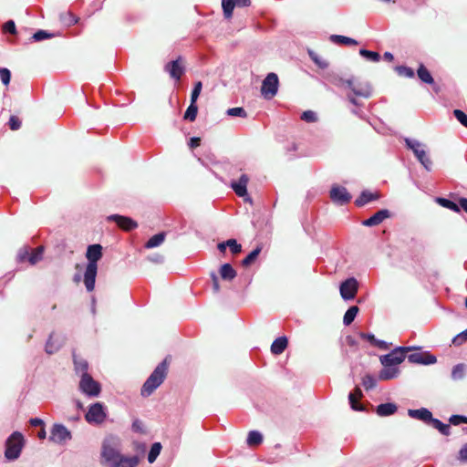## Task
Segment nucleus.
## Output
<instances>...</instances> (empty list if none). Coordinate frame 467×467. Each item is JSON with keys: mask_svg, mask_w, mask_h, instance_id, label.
Segmentation results:
<instances>
[{"mask_svg": "<svg viewBox=\"0 0 467 467\" xmlns=\"http://www.w3.org/2000/svg\"><path fill=\"white\" fill-rule=\"evenodd\" d=\"M165 237V233H159L149 239V241L145 244V247L149 249L157 247L164 242Z\"/></svg>", "mask_w": 467, "mask_h": 467, "instance_id": "nucleus-31", "label": "nucleus"}, {"mask_svg": "<svg viewBox=\"0 0 467 467\" xmlns=\"http://www.w3.org/2000/svg\"><path fill=\"white\" fill-rule=\"evenodd\" d=\"M236 5L238 6H249L251 5V0H235Z\"/></svg>", "mask_w": 467, "mask_h": 467, "instance_id": "nucleus-62", "label": "nucleus"}, {"mask_svg": "<svg viewBox=\"0 0 467 467\" xmlns=\"http://www.w3.org/2000/svg\"><path fill=\"white\" fill-rule=\"evenodd\" d=\"M418 77L420 79L427 84H433L434 79L431 77L430 71L424 67V65H420L418 70H417Z\"/></svg>", "mask_w": 467, "mask_h": 467, "instance_id": "nucleus-29", "label": "nucleus"}, {"mask_svg": "<svg viewBox=\"0 0 467 467\" xmlns=\"http://www.w3.org/2000/svg\"><path fill=\"white\" fill-rule=\"evenodd\" d=\"M397 71L400 75H404V76H406L408 78H413L414 77V71L410 67H404V66L398 67H397Z\"/></svg>", "mask_w": 467, "mask_h": 467, "instance_id": "nucleus-52", "label": "nucleus"}, {"mask_svg": "<svg viewBox=\"0 0 467 467\" xmlns=\"http://www.w3.org/2000/svg\"><path fill=\"white\" fill-rule=\"evenodd\" d=\"M459 460L467 462V443L460 450Z\"/></svg>", "mask_w": 467, "mask_h": 467, "instance_id": "nucleus-57", "label": "nucleus"}, {"mask_svg": "<svg viewBox=\"0 0 467 467\" xmlns=\"http://www.w3.org/2000/svg\"><path fill=\"white\" fill-rule=\"evenodd\" d=\"M459 202L461 207L467 213V199L462 198Z\"/></svg>", "mask_w": 467, "mask_h": 467, "instance_id": "nucleus-64", "label": "nucleus"}, {"mask_svg": "<svg viewBox=\"0 0 467 467\" xmlns=\"http://www.w3.org/2000/svg\"><path fill=\"white\" fill-rule=\"evenodd\" d=\"M358 281L354 277L348 278L340 285V295L343 299L351 300L355 298L358 293Z\"/></svg>", "mask_w": 467, "mask_h": 467, "instance_id": "nucleus-12", "label": "nucleus"}, {"mask_svg": "<svg viewBox=\"0 0 467 467\" xmlns=\"http://www.w3.org/2000/svg\"><path fill=\"white\" fill-rule=\"evenodd\" d=\"M161 450V445L160 442H155L152 444L150 451L148 455V460L150 463H152L156 458L159 456Z\"/></svg>", "mask_w": 467, "mask_h": 467, "instance_id": "nucleus-39", "label": "nucleus"}, {"mask_svg": "<svg viewBox=\"0 0 467 467\" xmlns=\"http://www.w3.org/2000/svg\"><path fill=\"white\" fill-rule=\"evenodd\" d=\"M101 456L105 462L110 467L117 466V462L122 457L119 451L114 447L111 439H106L103 441Z\"/></svg>", "mask_w": 467, "mask_h": 467, "instance_id": "nucleus-5", "label": "nucleus"}, {"mask_svg": "<svg viewBox=\"0 0 467 467\" xmlns=\"http://www.w3.org/2000/svg\"><path fill=\"white\" fill-rule=\"evenodd\" d=\"M346 343H347V345L348 347H350L352 348H358V341L352 336H348L346 337Z\"/></svg>", "mask_w": 467, "mask_h": 467, "instance_id": "nucleus-58", "label": "nucleus"}, {"mask_svg": "<svg viewBox=\"0 0 467 467\" xmlns=\"http://www.w3.org/2000/svg\"><path fill=\"white\" fill-rule=\"evenodd\" d=\"M288 345V339L286 337H280L276 338L272 346H271V352L274 355H279L285 351V349L287 348Z\"/></svg>", "mask_w": 467, "mask_h": 467, "instance_id": "nucleus-24", "label": "nucleus"}, {"mask_svg": "<svg viewBox=\"0 0 467 467\" xmlns=\"http://www.w3.org/2000/svg\"><path fill=\"white\" fill-rule=\"evenodd\" d=\"M202 84L201 81H198L195 86H194V88L192 92V97H191V101L192 102H195L197 101L198 99V97L200 96V93L202 91Z\"/></svg>", "mask_w": 467, "mask_h": 467, "instance_id": "nucleus-51", "label": "nucleus"}, {"mask_svg": "<svg viewBox=\"0 0 467 467\" xmlns=\"http://www.w3.org/2000/svg\"><path fill=\"white\" fill-rule=\"evenodd\" d=\"M212 279H213V290L215 292H219L220 290V285H219V280H218V277L215 274H212Z\"/></svg>", "mask_w": 467, "mask_h": 467, "instance_id": "nucleus-60", "label": "nucleus"}, {"mask_svg": "<svg viewBox=\"0 0 467 467\" xmlns=\"http://www.w3.org/2000/svg\"><path fill=\"white\" fill-rule=\"evenodd\" d=\"M408 359L410 363L422 365H431L436 363L437 361L436 357L428 351L412 353L409 355Z\"/></svg>", "mask_w": 467, "mask_h": 467, "instance_id": "nucleus-15", "label": "nucleus"}, {"mask_svg": "<svg viewBox=\"0 0 467 467\" xmlns=\"http://www.w3.org/2000/svg\"><path fill=\"white\" fill-rule=\"evenodd\" d=\"M227 241L226 242H223V243H220L217 244V248L218 250L222 253V254H225V250H226V247H227Z\"/></svg>", "mask_w": 467, "mask_h": 467, "instance_id": "nucleus-63", "label": "nucleus"}, {"mask_svg": "<svg viewBox=\"0 0 467 467\" xmlns=\"http://www.w3.org/2000/svg\"><path fill=\"white\" fill-rule=\"evenodd\" d=\"M8 124L12 130H16L20 128L21 121L16 116H11Z\"/></svg>", "mask_w": 467, "mask_h": 467, "instance_id": "nucleus-53", "label": "nucleus"}, {"mask_svg": "<svg viewBox=\"0 0 467 467\" xmlns=\"http://www.w3.org/2000/svg\"><path fill=\"white\" fill-rule=\"evenodd\" d=\"M330 199L338 204H346L350 202L351 195L345 187L334 185L330 190Z\"/></svg>", "mask_w": 467, "mask_h": 467, "instance_id": "nucleus-13", "label": "nucleus"}, {"mask_svg": "<svg viewBox=\"0 0 467 467\" xmlns=\"http://www.w3.org/2000/svg\"><path fill=\"white\" fill-rule=\"evenodd\" d=\"M415 349L413 347H399L393 349L389 354L380 357V362L383 367H397L405 359V353Z\"/></svg>", "mask_w": 467, "mask_h": 467, "instance_id": "nucleus-4", "label": "nucleus"}, {"mask_svg": "<svg viewBox=\"0 0 467 467\" xmlns=\"http://www.w3.org/2000/svg\"><path fill=\"white\" fill-rule=\"evenodd\" d=\"M450 422L453 425H459L461 423H466L467 424V417L465 416H459V415H453L450 418Z\"/></svg>", "mask_w": 467, "mask_h": 467, "instance_id": "nucleus-54", "label": "nucleus"}, {"mask_svg": "<svg viewBox=\"0 0 467 467\" xmlns=\"http://www.w3.org/2000/svg\"><path fill=\"white\" fill-rule=\"evenodd\" d=\"M379 197L380 194L379 193V192H372L369 191H363L355 202L358 206H363L368 202L379 199Z\"/></svg>", "mask_w": 467, "mask_h": 467, "instance_id": "nucleus-22", "label": "nucleus"}, {"mask_svg": "<svg viewBox=\"0 0 467 467\" xmlns=\"http://www.w3.org/2000/svg\"><path fill=\"white\" fill-rule=\"evenodd\" d=\"M363 397L361 389L357 387L349 393L348 400L352 410L361 411L364 410L363 406L358 403V400Z\"/></svg>", "mask_w": 467, "mask_h": 467, "instance_id": "nucleus-21", "label": "nucleus"}, {"mask_svg": "<svg viewBox=\"0 0 467 467\" xmlns=\"http://www.w3.org/2000/svg\"><path fill=\"white\" fill-rule=\"evenodd\" d=\"M330 39L332 42L336 43V44H338V45H346V46H356L358 45V41L353 39V38H350V37H348V36H339V35H332L330 36Z\"/></svg>", "mask_w": 467, "mask_h": 467, "instance_id": "nucleus-30", "label": "nucleus"}, {"mask_svg": "<svg viewBox=\"0 0 467 467\" xmlns=\"http://www.w3.org/2000/svg\"><path fill=\"white\" fill-rule=\"evenodd\" d=\"M360 337L364 339H367L368 340L369 342H371L372 344H374V342H376V338L373 335L371 334H365V333H361L360 334Z\"/></svg>", "mask_w": 467, "mask_h": 467, "instance_id": "nucleus-61", "label": "nucleus"}, {"mask_svg": "<svg viewBox=\"0 0 467 467\" xmlns=\"http://www.w3.org/2000/svg\"><path fill=\"white\" fill-rule=\"evenodd\" d=\"M107 220L116 223V224L124 231H130L138 226V223L131 218L119 214L109 215Z\"/></svg>", "mask_w": 467, "mask_h": 467, "instance_id": "nucleus-17", "label": "nucleus"}, {"mask_svg": "<svg viewBox=\"0 0 467 467\" xmlns=\"http://www.w3.org/2000/svg\"><path fill=\"white\" fill-rule=\"evenodd\" d=\"M165 69L169 72L172 78L180 80L185 70L182 57H179L177 59L166 64Z\"/></svg>", "mask_w": 467, "mask_h": 467, "instance_id": "nucleus-16", "label": "nucleus"}, {"mask_svg": "<svg viewBox=\"0 0 467 467\" xmlns=\"http://www.w3.org/2000/svg\"><path fill=\"white\" fill-rule=\"evenodd\" d=\"M0 78L5 86H8L11 79V72L5 67H0Z\"/></svg>", "mask_w": 467, "mask_h": 467, "instance_id": "nucleus-46", "label": "nucleus"}, {"mask_svg": "<svg viewBox=\"0 0 467 467\" xmlns=\"http://www.w3.org/2000/svg\"><path fill=\"white\" fill-rule=\"evenodd\" d=\"M345 85L349 89H351L356 96L368 97L370 95V88L368 85H362L360 83H357L353 79L346 80Z\"/></svg>", "mask_w": 467, "mask_h": 467, "instance_id": "nucleus-18", "label": "nucleus"}, {"mask_svg": "<svg viewBox=\"0 0 467 467\" xmlns=\"http://www.w3.org/2000/svg\"><path fill=\"white\" fill-rule=\"evenodd\" d=\"M467 341V329L458 334L452 339V344L455 346H462Z\"/></svg>", "mask_w": 467, "mask_h": 467, "instance_id": "nucleus-48", "label": "nucleus"}, {"mask_svg": "<svg viewBox=\"0 0 467 467\" xmlns=\"http://www.w3.org/2000/svg\"><path fill=\"white\" fill-rule=\"evenodd\" d=\"M140 460L137 456L133 457H124L117 462V466L115 467H136L139 463Z\"/></svg>", "mask_w": 467, "mask_h": 467, "instance_id": "nucleus-32", "label": "nucleus"}, {"mask_svg": "<svg viewBox=\"0 0 467 467\" xmlns=\"http://www.w3.org/2000/svg\"><path fill=\"white\" fill-rule=\"evenodd\" d=\"M263 435L256 431H252L248 433L246 442L250 447H255L262 443Z\"/></svg>", "mask_w": 467, "mask_h": 467, "instance_id": "nucleus-28", "label": "nucleus"}, {"mask_svg": "<svg viewBox=\"0 0 467 467\" xmlns=\"http://www.w3.org/2000/svg\"><path fill=\"white\" fill-rule=\"evenodd\" d=\"M261 252V248L257 247L254 251H252L243 261L242 265L244 267H247L251 265L258 257L259 254Z\"/></svg>", "mask_w": 467, "mask_h": 467, "instance_id": "nucleus-37", "label": "nucleus"}, {"mask_svg": "<svg viewBox=\"0 0 467 467\" xmlns=\"http://www.w3.org/2000/svg\"><path fill=\"white\" fill-rule=\"evenodd\" d=\"M86 257L88 265L84 274V283L87 290L91 292L95 287L98 261L102 257V246L100 244L89 245L87 249Z\"/></svg>", "mask_w": 467, "mask_h": 467, "instance_id": "nucleus-1", "label": "nucleus"}, {"mask_svg": "<svg viewBox=\"0 0 467 467\" xmlns=\"http://www.w3.org/2000/svg\"><path fill=\"white\" fill-rule=\"evenodd\" d=\"M359 54L367 58V59H369V60H372V61H379V54L377 53V52H374V51H369V50H367V49H360L359 50Z\"/></svg>", "mask_w": 467, "mask_h": 467, "instance_id": "nucleus-41", "label": "nucleus"}, {"mask_svg": "<svg viewBox=\"0 0 467 467\" xmlns=\"http://www.w3.org/2000/svg\"><path fill=\"white\" fill-rule=\"evenodd\" d=\"M453 114L455 118L458 119V121L467 128V115L460 109H455L453 111Z\"/></svg>", "mask_w": 467, "mask_h": 467, "instance_id": "nucleus-50", "label": "nucleus"}, {"mask_svg": "<svg viewBox=\"0 0 467 467\" xmlns=\"http://www.w3.org/2000/svg\"><path fill=\"white\" fill-rule=\"evenodd\" d=\"M4 31L15 35L16 33L15 22L12 20L5 22L4 25Z\"/></svg>", "mask_w": 467, "mask_h": 467, "instance_id": "nucleus-55", "label": "nucleus"}, {"mask_svg": "<svg viewBox=\"0 0 467 467\" xmlns=\"http://www.w3.org/2000/svg\"><path fill=\"white\" fill-rule=\"evenodd\" d=\"M432 426L438 429L442 434L449 435L450 434V425L444 424L437 419H433L431 420Z\"/></svg>", "mask_w": 467, "mask_h": 467, "instance_id": "nucleus-40", "label": "nucleus"}, {"mask_svg": "<svg viewBox=\"0 0 467 467\" xmlns=\"http://www.w3.org/2000/svg\"><path fill=\"white\" fill-rule=\"evenodd\" d=\"M405 142H406V145L408 146V148L410 149L414 152V154L416 155L419 161L427 170H430L431 161L426 154L423 144L418 140H410V139H406Z\"/></svg>", "mask_w": 467, "mask_h": 467, "instance_id": "nucleus-9", "label": "nucleus"}, {"mask_svg": "<svg viewBox=\"0 0 467 467\" xmlns=\"http://www.w3.org/2000/svg\"><path fill=\"white\" fill-rule=\"evenodd\" d=\"M409 415L411 418H415L420 420H423L425 422H431L432 420V414L431 412L427 409H420V410H410Z\"/></svg>", "mask_w": 467, "mask_h": 467, "instance_id": "nucleus-23", "label": "nucleus"}, {"mask_svg": "<svg viewBox=\"0 0 467 467\" xmlns=\"http://www.w3.org/2000/svg\"><path fill=\"white\" fill-rule=\"evenodd\" d=\"M50 36H51V35L47 34V32H45L43 30H39L33 35V39L35 41H41V40H44Z\"/></svg>", "mask_w": 467, "mask_h": 467, "instance_id": "nucleus-56", "label": "nucleus"}, {"mask_svg": "<svg viewBox=\"0 0 467 467\" xmlns=\"http://www.w3.org/2000/svg\"><path fill=\"white\" fill-rule=\"evenodd\" d=\"M376 411L379 416H389L397 411V406L393 403L380 404L377 407Z\"/></svg>", "mask_w": 467, "mask_h": 467, "instance_id": "nucleus-27", "label": "nucleus"}, {"mask_svg": "<svg viewBox=\"0 0 467 467\" xmlns=\"http://www.w3.org/2000/svg\"><path fill=\"white\" fill-rule=\"evenodd\" d=\"M437 202L439 204H441V206L445 207V208H448L455 213H459L460 212V207L458 204H456L455 202L448 200V199H445V198H437Z\"/></svg>", "mask_w": 467, "mask_h": 467, "instance_id": "nucleus-38", "label": "nucleus"}, {"mask_svg": "<svg viewBox=\"0 0 467 467\" xmlns=\"http://www.w3.org/2000/svg\"><path fill=\"white\" fill-rule=\"evenodd\" d=\"M107 410L103 404L96 402L92 404L86 415V420L90 424H101L106 420Z\"/></svg>", "mask_w": 467, "mask_h": 467, "instance_id": "nucleus-7", "label": "nucleus"}, {"mask_svg": "<svg viewBox=\"0 0 467 467\" xmlns=\"http://www.w3.org/2000/svg\"><path fill=\"white\" fill-rule=\"evenodd\" d=\"M362 384L366 389H371L376 385V379L373 376L367 374L362 378Z\"/></svg>", "mask_w": 467, "mask_h": 467, "instance_id": "nucleus-43", "label": "nucleus"}, {"mask_svg": "<svg viewBox=\"0 0 467 467\" xmlns=\"http://www.w3.org/2000/svg\"><path fill=\"white\" fill-rule=\"evenodd\" d=\"M169 361L166 358L161 363H160L153 372L150 375L147 380L144 382L140 394L143 397H149L153 391L160 387L164 381L168 372Z\"/></svg>", "mask_w": 467, "mask_h": 467, "instance_id": "nucleus-2", "label": "nucleus"}, {"mask_svg": "<svg viewBox=\"0 0 467 467\" xmlns=\"http://www.w3.org/2000/svg\"><path fill=\"white\" fill-rule=\"evenodd\" d=\"M24 446V439L21 433L14 432L5 442V457L13 461L19 457Z\"/></svg>", "mask_w": 467, "mask_h": 467, "instance_id": "nucleus-3", "label": "nucleus"}, {"mask_svg": "<svg viewBox=\"0 0 467 467\" xmlns=\"http://www.w3.org/2000/svg\"><path fill=\"white\" fill-rule=\"evenodd\" d=\"M235 5V0H222V7L223 10V15L226 18L232 17Z\"/></svg>", "mask_w": 467, "mask_h": 467, "instance_id": "nucleus-34", "label": "nucleus"}, {"mask_svg": "<svg viewBox=\"0 0 467 467\" xmlns=\"http://www.w3.org/2000/svg\"><path fill=\"white\" fill-rule=\"evenodd\" d=\"M227 115L231 117L246 118L247 114L244 108H233L227 110Z\"/></svg>", "mask_w": 467, "mask_h": 467, "instance_id": "nucleus-45", "label": "nucleus"}, {"mask_svg": "<svg viewBox=\"0 0 467 467\" xmlns=\"http://www.w3.org/2000/svg\"><path fill=\"white\" fill-rule=\"evenodd\" d=\"M301 119L306 122H316L317 118V114L312 110L304 111L301 115Z\"/></svg>", "mask_w": 467, "mask_h": 467, "instance_id": "nucleus-49", "label": "nucleus"}, {"mask_svg": "<svg viewBox=\"0 0 467 467\" xmlns=\"http://www.w3.org/2000/svg\"><path fill=\"white\" fill-rule=\"evenodd\" d=\"M249 182V177L246 174H243L238 181H233L231 182V188L234 190L236 195L244 198L245 202L252 203L251 197L247 194V184Z\"/></svg>", "mask_w": 467, "mask_h": 467, "instance_id": "nucleus-11", "label": "nucleus"}, {"mask_svg": "<svg viewBox=\"0 0 467 467\" xmlns=\"http://www.w3.org/2000/svg\"><path fill=\"white\" fill-rule=\"evenodd\" d=\"M44 248L39 246L36 249L23 248L17 254V261L24 263L28 261L30 265H36L43 257Z\"/></svg>", "mask_w": 467, "mask_h": 467, "instance_id": "nucleus-10", "label": "nucleus"}, {"mask_svg": "<svg viewBox=\"0 0 467 467\" xmlns=\"http://www.w3.org/2000/svg\"><path fill=\"white\" fill-rule=\"evenodd\" d=\"M358 313V307L356 306H353L348 309V311L345 313L343 322L346 326H349L355 319Z\"/></svg>", "mask_w": 467, "mask_h": 467, "instance_id": "nucleus-33", "label": "nucleus"}, {"mask_svg": "<svg viewBox=\"0 0 467 467\" xmlns=\"http://www.w3.org/2000/svg\"><path fill=\"white\" fill-rule=\"evenodd\" d=\"M79 388L83 393L89 397H98L101 391L100 384L94 380L88 373L82 374Z\"/></svg>", "mask_w": 467, "mask_h": 467, "instance_id": "nucleus-8", "label": "nucleus"}, {"mask_svg": "<svg viewBox=\"0 0 467 467\" xmlns=\"http://www.w3.org/2000/svg\"><path fill=\"white\" fill-rule=\"evenodd\" d=\"M219 272L223 280L232 281L236 276V271L230 264H223Z\"/></svg>", "mask_w": 467, "mask_h": 467, "instance_id": "nucleus-26", "label": "nucleus"}, {"mask_svg": "<svg viewBox=\"0 0 467 467\" xmlns=\"http://www.w3.org/2000/svg\"><path fill=\"white\" fill-rule=\"evenodd\" d=\"M227 247L230 248L233 254H238L242 252V245L235 239L227 240Z\"/></svg>", "mask_w": 467, "mask_h": 467, "instance_id": "nucleus-44", "label": "nucleus"}, {"mask_svg": "<svg viewBox=\"0 0 467 467\" xmlns=\"http://www.w3.org/2000/svg\"><path fill=\"white\" fill-rule=\"evenodd\" d=\"M49 439L56 443H64L71 439V434L65 426L56 424L51 431Z\"/></svg>", "mask_w": 467, "mask_h": 467, "instance_id": "nucleus-14", "label": "nucleus"}, {"mask_svg": "<svg viewBox=\"0 0 467 467\" xmlns=\"http://www.w3.org/2000/svg\"><path fill=\"white\" fill-rule=\"evenodd\" d=\"M64 338L56 336L55 334H51L46 344V351L48 354H53L57 351L63 345Z\"/></svg>", "mask_w": 467, "mask_h": 467, "instance_id": "nucleus-20", "label": "nucleus"}, {"mask_svg": "<svg viewBox=\"0 0 467 467\" xmlns=\"http://www.w3.org/2000/svg\"><path fill=\"white\" fill-rule=\"evenodd\" d=\"M465 372V366L463 364H458L453 367L451 376L455 379H460L463 377Z\"/></svg>", "mask_w": 467, "mask_h": 467, "instance_id": "nucleus-42", "label": "nucleus"}, {"mask_svg": "<svg viewBox=\"0 0 467 467\" xmlns=\"http://www.w3.org/2000/svg\"><path fill=\"white\" fill-rule=\"evenodd\" d=\"M400 373L398 367H384L379 372V378L381 380H389L396 378Z\"/></svg>", "mask_w": 467, "mask_h": 467, "instance_id": "nucleus-25", "label": "nucleus"}, {"mask_svg": "<svg viewBox=\"0 0 467 467\" xmlns=\"http://www.w3.org/2000/svg\"><path fill=\"white\" fill-rule=\"evenodd\" d=\"M308 55L320 68L325 69L328 67V62L316 52L309 50Z\"/></svg>", "mask_w": 467, "mask_h": 467, "instance_id": "nucleus-35", "label": "nucleus"}, {"mask_svg": "<svg viewBox=\"0 0 467 467\" xmlns=\"http://www.w3.org/2000/svg\"><path fill=\"white\" fill-rule=\"evenodd\" d=\"M198 113V107L195 102H192L184 113V119L194 121Z\"/></svg>", "mask_w": 467, "mask_h": 467, "instance_id": "nucleus-36", "label": "nucleus"}, {"mask_svg": "<svg viewBox=\"0 0 467 467\" xmlns=\"http://www.w3.org/2000/svg\"><path fill=\"white\" fill-rule=\"evenodd\" d=\"M74 363H75V366H76V369L77 370H79L82 372V374L84 373H88L87 370H88V362L84 359H78L76 356H74Z\"/></svg>", "mask_w": 467, "mask_h": 467, "instance_id": "nucleus-47", "label": "nucleus"}, {"mask_svg": "<svg viewBox=\"0 0 467 467\" xmlns=\"http://www.w3.org/2000/svg\"><path fill=\"white\" fill-rule=\"evenodd\" d=\"M389 216L390 213L388 210H380L368 219L365 220L362 223L365 226H375L382 223L385 219L389 218Z\"/></svg>", "mask_w": 467, "mask_h": 467, "instance_id": "nucleus-19", "label": "nucleus"}, {"mask_svg": "<svg viewBox=\"0 0 467 467\" xmlns=\"http://www.w3.org/2000/svg\"><path fill=\"white\" fill-rule=\"evenodd\" d=\"M278 87L279 80L277 75L275 73H269L263 80L261 94L265 99H271L276 95Z\"/></svg>", "mask_w": 467, "mask_h": 467, "instance_id": "nucleus-6", "label": "nucleus"}, {"mask_svg": "<svg viewBox=\"0 0 467 467\" xmlns=\"http://www.w3.org/2000/svg\"><path fill=\"white\" fill-rule=\"evenodd\" d=\"M201 144V139L198 138V137H193L190 140V142H189V146L192 148V149H194L196 147H199Z\"/></svg>", "mask_w": 467, "mask_h": 467, "instance_id": "nucleus-59", "label": "nucleus"}]
</instances>
